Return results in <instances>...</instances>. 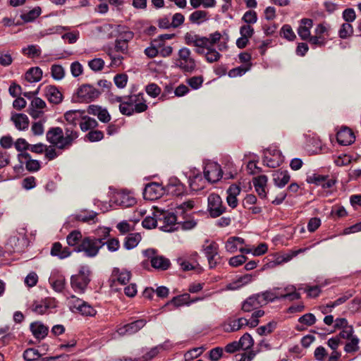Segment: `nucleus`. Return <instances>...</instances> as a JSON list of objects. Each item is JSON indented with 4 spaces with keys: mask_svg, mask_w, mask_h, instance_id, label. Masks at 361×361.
I'll list each match as a JSON object with an SVG mask.
<instances>
[{
    "mask_svg": "<svg viewBox=\"0 0 361 361\" xmlns=\"http://www.w3.org/2000/svg\"><path fill=\"white\" fill-rule=\"evenodd\" d=\"M104 244L105 243L102 238L85 237L75 247V251L83 252L86 257H94L97 255L99 250Z\"/></svg>",
    "mask_w": 361,
    "mask_h": 361,
    "instance_id": "obj_1",
    "label": "nucleus"
},
{
    "mask_svg": "<svg viewBox=\"0 0 361 361\" xmlns=\"http://www.w3.org/2000/svg\"><path fill=\"white\" fill-rule=\"evenodd\" d=\"M154 215L159 219L160 228L166 232H171L178 228L179 219L173 213L164 212L154 207Z\"/></svg>",
    "mask_w": 361,
    "mask_h": 361,
    "instance_id": "obj_2",
    "label": "nucleus"
},
{
    "mask_svg": "<svg viewBox=\"0 0 361 361\" xmlns=\"http://www.w3.org/2000/svg\"><path fill=\"white\" fill-rule=\"evenodd\" d=\"M91 271L87 266H82L78 274L71 278L72 288L78 293H83L90 281Z\"/></svg>",
    "mask_w": 361,
    "mask_h": 361,
    "instance_id": "obj_3",
    "label": "nucleus"
},
{
    "mask_svg": "<svg viewBox=\"0 0 361 361\" xmlns=\"http://www.w3.org/2000/svg\"><path fill=\"white\" fill-rule=\"evenodd\" d=\"M176 65L184 72L192 73L195 70L196 61L188 48L183 47L178 51Z\"/></svg>",
    "mask_w": 361,
    "mask_h": 361,
    "instance_id": "obj_4",
    "label": "nucleus"
},
{
    "mask_svg": "<svg viewBox=\"0 0 361 361\" xmlns=\"http://www.w3.org/2000/svg\"><path fill=\"white\" fill-rule=\"evenodd\" d=\"M69 304L73 312H78L85 317H94L97 314L96 310L92 306L73 295L71 297Z\"/></svg>",
    "mask_w": 361,
    "mask_h": 361,
    "instance_id": "obj_5",
    "label": "nucleus"
},
{
    "mask_svg": "<svg viewBox=\"0 0 361 361\" xmlns=\"http://www.w3.org/2000/svg\"><path fill=\"white\" fill-rule=\"evenodd\" d=\"M207 210L212 218L220 216L226 211V207L224 206L221 197L212 193L207 197Z\"/></svg>",
    "mask_w": 361,
    "mask_h": 361,
    "instance_id": "obj_6",
    "label": "nucleus"
},
{
    "mask_svg": "<svg viewBox=\"0 0 361 361\" xmlns=\"http://www.w3.org/2000/svg\"><path fill=\"white\" fill-rule=\"evenodd\" d=\"M105 31H111V35L117 36V39L128 43L134 37V33L126 27L120 25L107 24L104 25Z\"/></svg>",
    "mask_w": 361,
    "mask_h": 361,
    "instance_id": "obj_7",
    "label": "nucleus"
},
{
    "mask_svg": "<svg viewBox=\"0 0 361 361\" xmlns=\"http://www.w3.org/2000/svg\"><path fill=\"white\" fill-rule=\"evenodd\" d=\"M144 255L150 259L152 267L156 269L164 271L170 267L169 259L161 255H156L154 249L145 250Z\"/></svg>",
    "mask_w": 361,
    "mask_h": 361,
    "instance_id": "obj_8",
    "label": "nucleus"
},
{
    "mask_svg": "<svg viewBox=\"0 0 361 361\" xmlns=\"http://www.w3.org/2000/svg\"><path fill=\"white\" fill-rule=\"evenodd\" d=\"M223 175L221 168L219 164L214 161H208L205 164L204 168V176L209 183H216Z\"/></svg>",
    "mask_w": 361,
    "mask_h": 361,
    "instance_id": "obj_9",
    "label": "nucleus"
},
{
    "mask_svg": "<svg viewBox=\"0 0 361 361\" xmlns=\"http://www.w3.org/2000/svg\"><path fill=\"white\" fill-rule=\"evenodd\" d=\"M101 92L91 85L85 84L81 85L78 91L77 95L81 102H90L98 98Z\"/></svg>",
    "mask_w": 361,
    "mask_h": 361,
    "instance_id": "obj_10",
    "label": "nucleus"
},
{
    "mask_svg": "<svg viewBox=\"0 0 361 361\" xmlns=\"http://www.w3.org/2000/svg\"><path fill=\"white\" fill-rule=\"evenodd\" d=\"M47 140L59 149L67 147L63 130L59 127L50 128L47 133Z\"/></svg>",
    "mask_w": 361,
    "mask_h": 361,
    "instance_id": "obj_11",
    "label": "nucleus"
},
{
    "mask_svg": "<svg viewBox=\"0 0 361 361\" xmlns=\"http://www.w3.org/2000/svg\"><path fill=\"white\" fill-rule=\"evenodd\" d=\"M113 201L116 204L125 207H132L136 203V200L133 195L126 191L116 192L114 195Z\"/></svg>",
    "mask_w": 361,
    "mask_h": 361,
    "instance_id": "obj_12",
    "label": "nucleus"
},
{
    "mask_svg": "<svg viewBox=\"0 0 361 361\" xmlns=\"http://www.w3.org/2000/svg\"><path fill=\"white\" fill-rule=\"evenodd\" d=\"M128 101L133 108V112L141 113L147 109L142 94L131 95L128 98Z\"/></svg>",
    "mask_w": 361,
    "mask_h": 361,
    "instance_id": "obj_13",
    "label": "nucleus"
},
{
    "mask_svg": "<svg viewBox=\"0 0 361 361\" xmlns=\"http://www.w3.org/2000/svg\"><path fill=\"white\" fill-rule=\"evenodd\" d=\"M145 324V320L139 319L118 328L117 331L119 335L133 334L144 327Z\"/></svg>",
    "mask_w": 361,
    "mask_h": 361,
    "instance_id": "obj_14",
    "label": "nucleus"
},
{
    "mask_svg": "<svg viewBox=\"0 0 361 361\" xmlns=\"http://www.w3.org/2000/svg\"><path fill=\"white\" fill-rule=\"evenodd\" d=\"M18 159L22 164H25V168L29 171H37L40 168L39 162L37 160L32 159L30 154L27 152L20 153L18 155Z\"/></svg>",
    "mask_w": 361,
    "mask_h": 361,
    "instance_id": "obj_15",
    "label": "nucleus"
},
{
    "mask_svg": "<svg viewBox=\"0 0 361 361\" xmlns=\"http://www.w3.org/2000/svg\"><path fill=\"white\" fill-rule=\"evenodd\" d=\"M162 188L159 183H149L147 185V186L145 188L143 193L144 197L145 199H148L150 200L157 199L162 194Z\"/></svg>",
    "mask_w": 361,
    "mask_h": 361,
    "instance_id": "obj_16",
    "label": "nucleus"
},
{
    "mask_svg": "<svg viewBox=\"0 0 361 361\" xmlns=\"http://www.w3.org/2000/svg\"><path fill=\"white\" fill-rule=\"evenodd\" d=\"M336 138L341 145H348L354 142L355 137L350 128L343 127L337 133Z\"/></svg>",
    "mask_w": 361,
    "mask_h": 361,
    "instance_id": "obj_17",
    "label": "nucleus"
},
{
    "mask_svg": "<svg viewBox=\"0 0 361 361\" xmlns=\"http://www.w3.org/2000/svg\"><path fill=\"white\" fill-rule=\"evenodd\" d=\"M313 26V21L310 18H302L298 28V34L302 40H307L311 36L310 30Z\"/></svg>",
    "mask_w": 361,
    "mask_h": 361,
    "instance_id": "obj_18",
    "label": "nucleus"
},
{
    "mask_svg": "<svg viewBox=\"0 0 361 361\" xmlns=\"http://www.w3.org/2000/svg\"><path fill=\"white\" fill-rule=\"evenodd\" d=\"M44 96L50 103L54 104L61 103L63 99L60 91L52 85H48L44 88Z\"/></svg>",
    "mask_w": 361,
    "mask_h": 361,
    "instance_id": "obj_19",
    "label": "nucleus"
},
{
    "mask_svg": "<svg viewBox=\"0 0 361 361\" xmlns=\"http://www.w3.org/2000/svg\"><path fill=\"white\" fill-rule=\"evenodd\" d=\"M261 305H262V301L260 300V295L257 294L253 295L243 302L242 310L245 312H250Z\"/></svg>",
    "mask_w": 361,
    "mask_h": 361,
    "instance_id": "obj_20",
    "label": "nucleus"
},
{
    "mask_svg": "<svg viewBox=\"0 0 361 361\" xmlns=\"http://www.w3.org/2000/svg\"><path fill=\"white\" fill-rule=\"evenodd\" d=\"M268 178L265 175H260L253 178V184L256 192L262 198L266 197V187Z\"/></svg>",
    "mask_w": 361,
    "mask_h": 361,
    "instance_id": "obj_21",
    "label": "nucleus"
},
{
    "mask_svg": "<svg viewBox=\"0 0 361 361\" xmlns=\"http://www.w3.org/2000/svg\"><path fill=\"white\" fill-rule=\"evenodd\" d=\"M240 192V188L237 185L233 184L231 185L228 189L227 190V197L226 201L228 204L232 208H235L238 205V200L237 196Z\"/></svg>",
    "mask_w": 361,
    "mask_h": 361,
    "instance_id": "obj_22",
    "label": "nucleus"
},
{
    "mask_svg": "<svg viewBox=\"0 0 361 361\" xmlns=\"http://www.w3.org/2000/svg\"><path fill=\"white\" fill-rule=\"evenodd\" d=\"M247 319L243 317L238 319L229 320L224 324V329L227 332L236 331L247 326Z\"/></svg>",
    "mask_w": 361,
    "mask_h": 361,
    "instance_id": "obj_23",
    "label": "nucleus"
},
{
    "mask_svg": "<svg viewBox=\"0 0 361 361\" xmlns=\"http://www.w3.org/2000/svg\"><path fill=\"white\" fill-rule=\"evenodd\" d=\"M273 180L276 186L284 187L290 180V175L286 171H276L273 173Z\"/></svg>",
    "mask_w": 361,
    "mask_h": 361,
    "instance_id": "obj_24",
    "label": "nucleus"
},
{
    "mask_svg": "<svg viewBox=\"0 0 361 361\" xmlns=\"http://www.w3.org/2000/svg\"><path fill=\"white\" fill-rule=\"evenodd\" d=\"M30 331L36 338L42 339L47 335L48 328L42 323L35 322L30 324Z\"/></svg>",
    "mask_w": 361,
    "mask_h": 361,
    "instance_id": "obj_25",
    "label": "nucleus"
},
{
    "mask_svg": "<svg viewBox=\"0 0 361 361\" xmlns=\"http://www.w3.org/2000/svg\"><path fill=\"white\" fill-rule=\"evenodd\" d=\"M51 255L60 259H65L71 255V251L67 247H63L60 243H55L51 250Z\"/></svg>",
    "mask_w": 361,
    "mask_h": 361,
    "instance_id": "obj_26",
    "label": "nucleus"
},
{
    "mask_svg": "<svg viewBox=\"0 0 361 361\" xmlns=\"http://www.w3.org/2000/svg\"><path fill=\"white\" fill-rule=\"evenodd\" d=\"M15 126L19 130H25L27 129L29 126L28 117L23 114H16L11 117Z\"/></svg>",
    "mask_w": 361,
    "mask_h": 361,
    "instance_id": "obj_27",
    "label": "nucleus"
},
{
    "mask_svg": "<svg viewBox=\"0 0 361 361\" xmlns=\"http://www.w3.org/2000/svg\"><path fill=\"white\" fill-rule=\"evenodd\" d=\"M112 276L114 280L117 281L119 283L125 285L129 282L130 279V272L126 270H120L116 268L113 271Z\"/></svg>",
    "mask_w": 361,
    "mask_h": 361,
    "instance_id": "obj_28",
    "label": "nucleus"
},
{
    "mask_svg": "<svg viewBox=\"0 0 361 361\" xmlns=\"http://www.w3.org/2000/svg\"><path fill=\"white\" fill-rule=\"evenodd\" d=\"M194 201L191 200L181 203L176 207V214L182 216L183 219H185L188 216V212L194 207Z\"/></svg>",
    "mask_w": 361,
    "mask_h": 361,
    "instance_id": "obj_29",
    "label": "nucleus"
},
{
    "mask_svg": "<svg viewBox=\"0 0 361 361\" xmlns=\"http://www.w3.org/2000/svg\"><path fill=\"white\" fill-rule=\"evenodd\" d=\"M279 290L280 288H277L272 290H268L260 294H257L258 295H260V300L262 301V305L267 304L269 302H273L276 299H281V294L279 293Z\"/></svg>",
    "mask_w": 361,
    "mask_h": 361,
    "instance_id": "obj_30",
    "label": "nucleus"
},
{
    "mask_svg": "<svg viewBox=\"0 0 361 361\" xmlns=\"http://www.w3.org/2000/svg\"><path fill=\"white\" fill-rule=\"evenodd\" d=\"M25 80L30 82H36L41 80L42 71L38 67L30 68L25 73Z\"/></svg>",
    "mask_w": 361,
    "mask_h": 361,
    "instance_id": "obj_31",
    "label": "nucleus"
},
{
    "mask_svg": "<svg viewBox=\"0 0 361 361\" xmlns=\"http://www.w3.org/2000/svg\"><path fill=\"white\" fill-rule=\"evenodd\" d=\"M83 114L80 110H71L64 114L66 121L71 125L76 126L78 121L82 117Z\"/></svg>",
    "mask_w": 361,
    "mask_h": 361,
    "instance_id": "obj_32",
    "label": "nucleus"
},
{
    "mask_svg": "<svg viewBox=\"0 0 361 361\" xmlns=\"http://www.w3.org/2000/svg\"><path fill=\"white\" fill-rule=\"evenodd\" d=\"M142 238L140 233H130L126 238V241L124 243V247L127 250H130L134 247H135L140 241L141 240Z\"/></svg>",
    "mask_w": 361,
    "mask_h": 361,
    "instance_id": "obj_33",
    "label": "nucleus"
},
{
    "mask_svg": "<svg viewBox=\"0 0 361 361\" xmlns=\"http://www.w3.org/2000/svg\"><path fill=\"white\" fill-rule=\"evenodd\" d=\"M191 23L200 25L207 20V12L202 10L192 13L189 17Z\"/></svg>",
    "mask_w": 361,
    "mask_h": 361,
    "instance_id": "obj_34",
    "label": "nucleus"
},
{
    "mask_svg": "<svg viewBox=\"0 0 361 361\" xmlns=\"http://www.w3.org/2000/svg\"><path fill=\"white\" fill-rule=\"evenodd\" d=\"M348 340V342L346 343L344 347V350L348 353H353L357 352L360 350V339L356 336H353Z\"/></svg>",
    "mask_w": 361,
    "mask_h": 361,
    "instance_id": "obj_35",
    "label": "nucleus"
},
{
    "mask_svg": "<svg viewBox=\"0 0 361 361\" xmlns=\"http://www.w3.org/2000/svg\"><path fill=\"white\" fill-rule=\"evenodd\" d=\"M82 240V233L79 231H73L66 237L68 245L75 246V247L80 243Z\"/></svg>",
    "mask_w": 361,
    "mask_h": 361,
    "instance_id": "obj_36",
    "label": "nucleus"
},
{
    "mask_svg": "<svg viewBox=\"0 0 361 361\" xmlns=\"http://www.w3.org/2000/svg\"><path fill=\"white\" fill-rule=\"evenodd\" d=\"M82 120L83 121L80 123V127L82 131L94 129L98 126V123L94 118L84 116Z\"/></svg>",
    "mask_w": 361,
    "mask_h": 361,
    "instance_id": "obj_37",
    "label": "nucleus"
},
{
    "mask_svg": "<svg viewBox=\"0 0 361 361\" xmlns=\"http://www.w3.org/2000/svg\"><path fill=\"white\" fill-rule=\"evenodd\" d=\"M194 47L197 49L195 50L196 53L199 54H204V51L209 47L208 46V40L206 37H200V35L197 37L196 41L195 42Z\"/></svg>",
    "mask_w": 361,
    "mask_h": 361,
    "instance_id": "obj_38",
    "label": "nucleus"
},
{
    "mask_svg": "<svg viewBox=\"0 0 361 361\" xmlns=\"http://www.w3.org/2000/svg\"><path fill=\"white\" fill-rule=\"evenodd\" d=\"M41 12V8L37 6L27 13H23L21 15V18L25 22H32L34 20H35L38 16H39Z\"/></svg>",
    "mask_w": 361,
    "mask_h": 361,
    "instance_id": "obj_39",
    "label": "nucleus"
},
{
    "mask_svg": "<svg viewBox=\"0 0 361 361\" xmlns=\"http://www.w3.org/2000/svg\"><path fill=\"white\" fill-rule=\"evenodd\" d=\"M51 307V301L49 300H42L39 303H35L32 305V310L39 314H44L47 310Z\"/></svg>",
    "mask_w": 361,
    "mask_h": 361,
    "instance_id": "obj_40",
    "label": "nucleus"
},
{
    "mask_svg": "<svg viewBox=\"0 0 361 361\" xmlns=\"http://www.w3.org/2000/svg\"><path fill=\"white\" fill-rule=\"evenodd\" d=\"M240 348L243 350H248L254 345V340L250 334L245 333L238 341Z\"/></svg>",
    "mask_w": 361,
    "mask_h": 361,
    "instance_id": "obj_41",
    "label": "nucleus"
},
{
    "mask_svg": "<svg viewBox=\"0 0 361 361\" xmlns=\"http://www.w3.org/2000/svg\"><path fill=\"white\" fill-rule=\"evenodd\" d=\"M22 53L30 58L39 56L41 54L40 48L34 44L27 46V47L23 48Z\"/></svg>",
    "mask_w": 361,
    "mask_h": 361,
    "instance_id": "obj_42",
    "label": "nucleus"
},
{
    "mask_svg": "<svg viewBox=\"0 0 361 361\" xmlns=\"http://www.w3.org/2000/svg\"><path fill=\"white\" fill-rule=\"evenodd\" d=\"M190 295L183 294L172 298V300L167 304H172L175 307H180L184 305L190 304Z\"/></svg>",
    "mask_w": 361,
    "mask_h": 361,
    "instance_id": "obj_43",
    "label": "nucleus"
},
{
    "mask_svg": "<svg viewBox=\"0 0 361 361\" xmlns=\"http://www.w3.org/2000/svg\"><path fill=\"white\" fill-rule=\"evenodd\" d=\"M353 33V27L350 23H344L341 25L338 31V35L342 39L350 37Z\"/></svg>",
    "mask_w": 361,
    "mask_h": 361,
    "instance_id": "obj_44",
    "label": "nucleus"
},
{
    "mask_svg": "<svg viewBox=\"0 0 361 361\" xmlns=\"http://www.w3.org/2000/svg\"><path fill=\"white\" fill-rule=\"evenodd\" d=\"M163 348L162 345H157L150 349L142 357L137 358L135 361H148L156 357Z\"/></svg>",
    "mask_w": 361,
    "mask_h": 361,
    "instance_id": "obj_45",
    "label": "nucleus"
},
{
    "mask_svg": "<svg viewBox=\"0 0 361 361\" xmlns=\"http://www.w3.org/2000/svg\"><path fill=\"white\" fill-rule=\"evenodd\" d=\"M206 51L204 54L207 62L214 63L220 59L221 54L212 47H208Z\"/></svg>",
    "mask_w": 361,
    "mask_h": 361,
    "instance_id": "obj_46",
    "label": "nucleus"
},
{
    "mask_svg": "<svg viewBox=\"0 0 361 361\" xmlns=\"http://www.w3.org/2000/svg\"><path fill=\"white\" fill-rule=\"evenodd\" d=\"M242 20L245 23V25L255 24L257 21L256 12L252 10L246 11L242 17Z\"/></svg>",
    "mask_w": 361,
    "mask_h": 361,
    "instance_id": "obj_47",
    "label": "nucleus"
},
{
    "mask_svg": "<svg viewBox=\"0 0 361 361\" xmlns=\"http://www.w3.org/2000/svg\"><path fill=\"white\" fill-rule=\"evenodd\" d=\"M252 280V276L250 275H245L241 278H240L237 281L233 283H231L228 286V288L231 290H234L236 288H239L241 286L247 284Z\"/></svg>",
    "mask_w": 361,
    "mask_h": 361,
    "instance_id": "obj_48",
    "label": "nucleus"
},
{
    "mask_svg": "<svg viewBox=\"0 0 361 361\" xmlns=\"http://www.w3.org/2000/svg\"><path fill=\"white\" fill-rule=\"evenodd\" d=\"M51 75L54 79L60 80L65 75L64 68L61 65H53L51 68Z\"/></svg>",
    "mask_w": 361,
    "mask_h": 361,
    "instance_id": "obj_49",
    "label": "nucleus"
},
{
    "mask_svg": "<svg viewBox=\"0 0 361 361\" xmlns=\"http://www.w3.org/2000/svg\"><path fill=\"white\" fill-rule=\"evenodd\" d=\"M142 224L144 228L151 229L155 228L158 224H159V222L158 218L155 216L154 212L153 216H147L142 221Z\"/></svg>",
    "mask_w": 361,
    "mask_h": 361,
    "instance_id": "obj_50",
    "label": "nucleus"
},
{
    "mask_svg": "<svg viewBox=\"0 0 361 361\" xmlns=\"http://www.w3.org/2000/svg\"><path fill=\"white\" fill-rule=\"evenodd\" d=\"M281 35L290 41L295 39L296 37V35L289 25H284L282 27L281 30Z\"/></svg>",
    "mask_w": 361,
    "mask_h": 361,
    "instance_id": "obj_51",
    "label": "nucleus"
},
{
    "mask_svg": "<svg viewBox=\"0 0 361 361\" xmlns=\"http://www.w3.org/2000/svg\"><path fill=\"white\" fill-rule=\"evenodd\" d=\"M23 357L25 360L27 361H35L37 360L40 357V354L36 349L28 348L26 350H25L23 353Z\"/></svg>",
    "mask_w": 361,
    "mask_h": 361,
    "instance_id": "obj_52",
    "label": "nucleus"
},
{
    "mask_svg": "<svg viewBox=\"0 0 361 361\" xmlns=\"http://www.w3.org/2000/svg\"><path fill=\"white\" fill-rule=\"evenodd\" d=\"M154 43L157 44L159 53L161 56H169L172 54L173 48L171 46H165L163 43H159V40H154Z\"/></svg>",
    "mask_w": 361,
    "mask_h": 361,
    "instance_id": "obj_53",
    "label": "nucleus"
},
{
    "mask_svg": "<svg viewBox=\"0 0 361 361\" xmlns=\"http://www.w3.org/2000/svg\"><path fill=\"white\" fill-rule=\"evenodd\" d=\"M324 176H325L313 173L312 175L307 176L306 180L308 183L322 186L324 180Z\"/></svg>",
    "mask_w": 361,
    "mask_h": 361,
    "instance_id": "obj_54",
    "label": "nucleus"
},
{
    "mask_svg": "<svg viewBox=\"0 0 361 361\" xmlns=\"http://www.w3.org/2000/svg\"><path fill=\"white\" fill-rule=\"evenodd\" d=\"M77 137V132L68 128H66V135L64 136V141H66V147H69L72 144L73 141Z\"/></svg>",
    "mask_w": 361,
    "mask_h": 361,
    "instance_id": "obj_55",
    "label": "nucleus"
},
{
    "mask_svg": "<svg viewBox=\"0 0 361 361\" xmlns=\"http://www.w3.org/2000/svg\"><path fill=\"white\" fill-rule=\"evenodd\" d=\"M203 250L206 256L218 255V245L214 242H212L208 245H204Z\"/></svg>",
    "mask_w": 361,
    "mask_h": 361,
    "instance_id": "obj_56",
    "label": "nucleus"
},
{
    "mask_svg": "<svg viewBox=\"0 0 361 361\" xmlns=\"http://www.w3.org/2000/svg\"><path fill=\"white\" fill-rule=\"evenodd\" d=\"M145 90L152 97H156L161 93V88L155 83H151L147 85Z\"/></svg>",
    "mask_w": 361,
    "mask_h": 361,
    "instance_id": "obj_57",
    "label": "nucleus"
},
{
    "mask_svg": "<svg viewBox=\"0 0 361 361\" xmlns=\"http://www.w3.org/2000/svg\"><path fill=\"white\" fill-rule=\"evenodd\" d=\"M240 36L250 39L254 35V29L250 25H243L240 27Z\"/></svg>",
    "mask_w": 361,
    "mask_h": 361,
    "instance_id": "obj_58",
    "label": "nucleus"
},
{
    "mask_svg": "<svg viewBox=\"0 0 361 361\" xmlns=\"http://www.w3.org/2000/svg\"><path fill=\"white\" fill-rule=\"evenodd\" d=\"M86 137L90 142H97L103 139L104 133L100 130H91L86 135Z\"/></svg>",
    "mask_w": 361,
    "mask_h": 361,
    "instance_id": "obj_59",
    "label": "nucleus"
},
{
    "mask_svg": "<svg viewBox=\"0 0 361 361\" xmlns=\"http://www.w3.org/2000/svg\"><path fill=\"white\" fill-rule=\"evenodd\" d=\"M115 50L123 54L128 52V43L123 42L121 39H116L115 41Z\"/></svg>",
    "mask_w": 361,
    "mask_h": 361,
    "instance_id": "obj_60",
    "label": "nucleus"
},
{
    "mask_svg": "<svg viewBox=\"0 0 361 361\" xmlns=\"http://www.w3.org/2000/svg\"><path fill=\"white\" fill-rule=\"evenodd\" d=\"M90 68L94 71H101L104 65V62L102 59L97 58L89 61Z\"/></svg>",
    "mask_w": 361,
    "mask_h": 361,
    "instance_id": "obj_61",
    "label": "nucleus"
},
{
    "mask_svg": "<svg viewBox=\"0 0 361 361\" xmlns=\"http://www.w3.org/2000/svg\"><path fill=\"white\" fill-rule=\"evenodd\" d=\"M343 18L345 23H350L353 22L356 18V14L353 8H346L343 11Z\"/></svg>",
    "mask_w": 361,
    "mask_h": 361,
    "instance_id": "obj_62",
    "label": "nucleus"
},
{
    "mask_svg": "<svg viewBox=\"0 0 361 361\" xmlns=\"http://www.w3.org/2000/svg\"><path fill=\"white\" fill-rule=\"evenodd\" d=\"M299 322L307 326H312L316 322V317L311 313H307L300 317L298 319Z\"/></svg>",
    "mask_w": 361,
    "mask_h": 361,
    "instance_id": "obj_63",
    "label": "nucleus"
},
{
    "mask_svg": "<svg viewBox=\"0 0 361 361\" xmlns=\"http://www.w3.org/2000/svg\"><path fill=\"white\" fill-rule=\"evenodd\" d=\"M14 146L16 150L20 152V153H23V151L28 149L30 147L28 142L23 138H18L15 142Z\"/></svg>",
    "mask_w": 361,
    "mask_h": 361,
    "instance_id": "obj_64",
    "label": "nucleus"
}]
</instances>
